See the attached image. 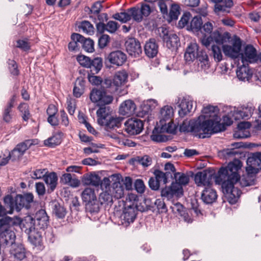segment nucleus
<instances>
[{"instance_id":"1","label":"nucleus","mask_w":261,"mask_h":261,"mask_svg":"<svg viewBox=\"0 0 261 261\" xmlns=\"http://www.w3.org/2000/svg\"><path fill=\"white\" fill-rule=\"evenodd\" d=\"M241 166V161L234 159L226 166L221 167L217 174L210 169L198 172L194 177L195 182L198 186H209L214 179L216 184L221 185L228 202L231 204H235L239 191L232 186L239 179L237 172Z\"/></svg>"},{"instance_id":"2","label":"nucleus","mask_w":261,"mask_h":261,"mask_svg":"<svg viewBox=\"0 0 261 261\" xmlns=\"http://www.w3.org/2000/svg\"><path fill=\"white\" fill-rule=\"evenodd\" d=\"M191 133L199 138H209L212 134L220 132V124L214 125L213 119L205 120L203 116L196 120H191Z\"/></svg>"},{"instance_id":"3","label":"nucleus","mask_w":261,"mask_h":261,"mask_svg":"<svg viewBox=\"0 0 261 261\" xmlns=\"http://www.w3.org/2000/svg\"><path fill=\"white\" fill-rule=\"evenodd\" d=\"M90 98L93 102H97V105L100 107L96 112L97 122L99 125H102L109 117L105 106L111 103L113 97L103 90L93 89L90 92Z\"/></svg>"},{"instance_id":"4","label":"nucleus","mask_w":261,"mask_h":261,"mask_svg":"<svg viewBox=\"0 0 261 261\" xmlns=\"http://www.w3.org/2000/svg\"><path fill=\"white\" fill-rule=\"evenodd\" d=\"M150 13V7L148 5L143 4L140 9L138 7H132L126 11L114 14L112 17L122 23H126L132 18L139 22L142 20L143 16L147 17Z\"/></svg>"},{"instance_id":"5","label":"nucleus","mask_w":261,"mask_h":261,"mask_svg":"<svg viewBox=\"0 0 261 261\" xmlns=\"http://www.w3.org/2000/svg\"><path fill=\"white\" fill-rule=\"evenodd\" d=\"M4 201L10 208V213H13L14 210L18 212L23 207L30 208L31 204L34 201V195L32 193H25L17 194L14 198L12 195H7L4 197Z\"/></svg>"},{"instance_id":"6","label":"nucleus","mask_w":261,"mask_h":261,"mask_svg":"<svg viewBox=\"0 0 261 261\" xmlns=\"http://www.w3.org/2000/svg\"><path fill=\"white\" fill-rule=\"evenodd\" d=\"M185 59L187 62L196 59L202 68H208L210 66L208 56L205 50L200 49L197 43H190L185 53Z\"/></svg>"},{"instance_id":"7","label":"nucleus","mask_w":261,"mask_h":261,"mask_svg":"<svg viewBox=\"0 0 261 261\" xmlns=\"http://www.w3.org/2000/svg\"><path fill=\"white\" fill-rule=\"evenodd\" d=\"M13 226L11 217L6 216L0 219V239L3 245L11 246L15 244L16 236L12 230Z\"/></svg>"},{"instance_id":"8","label":"nucleus","mask_w":261,"mask_h":261,"mask_svg":"<svg viewBox=\"0 0 261 261\" xmlns=\"http://www.w3.org/2000/svg\"><path fill=\"white\" fill-rule=\"evenodd\" d=\"M76 59L82 66L89 69L87 72H90L92 74H97L103 67V60L101 57H97L91 59L84 55H79Z\"/></svg>"},{"instance_id":"9","label":"nucleus","mask_w":261,"mask_h":261,"mask_svg":"<svg viewBox=\"0 0 261 261\" xmlns=\"http://www.w3.org/2000/svg\"><path fill=\"white\" fill-rule=\"evenodd\" d=\"M127 60L125 53L121 50H116L110 53L105 58V64L107 68L112 65L119 67L122 66Z\"/></svg>"},{"instance_id":"10","label":"nucleus","mask_w":261,"mask_h":261,"mask_svg":"<svg viewBox=\"0 0 261 261\" xmlns=\"http://www.w3.org/2000/svg\"><path fill=\"white\" fill-rule=\"evenodd\" d=\"M83 201L85 204V208L90 213H95L98 206L96 205L97 197L95 190L91 188H86L81 194Z\"/></svg>"},{"instance_id":"11","label":"nucleus","mask_w":261,"mask_h":261,"mask_svg":"<svg viewBox=\"0 0 261 261\" xmlns=\"http://www.w3.org/2000/svg\"><path fill=\"white\" fill-rule=\"evenodd\" d=\"M12 220L14 226L19 225L21 229L26 234L37 229L34 217L31 215H28L23 219L17 217L12 218Z\"/></svg>"},{"instance_id":"12","label":"nucleus","mask_w":261,"mask_h":261,"mask_svg":"<svg viewBox=\"0 0 261 261\" xmlns=\"http://www.w3.org/2000/svg\"><path fill=\"white\" fill-rule=\"evenodd\" d=\"M138 212L137 204L131 201L126 202L120 219L122 224H129L134 221Z\"/></svg>"},{"instance_id":"13","label":"nucleus","mask_w":261,"mask_h":261,"mask_svg":"<svg viewBox=\"0 0 261 261\" xmlns=\"http://www.w3.org/2000/svg\"><path fill=\"white\" fill-rule=\"evenodd\" d=\"M242 42L240 37L234 36L232 45H223V51L225 56L236 59L240 55Z\"/></svg>"},{"instance_id":"14","label":"nucleus","mask_w":261,"mask_h":261,"mask_svg":"<svg viewBox=\"0 0 261 261\" xmlns=\"http://www.w3.org/2000/svg\"><path fill=\"white\" fill-rule=\"evenodd\" d=\"M143 122L142 120L132 118L127 119L124 122V129L129 135L139 134L143 129Z\"/></svg>"},{"instance_id":"15","label":"nucleus","mask_w":261,"mask_h":261,"mask_svg":"<svg viewBox=\"0 0 261 261\" xmlns=\"http://www.w3.org/2000/svg\"><path fill=\"white\" fill-rule=\"evenodd\" d=\"M183 194L182 187L177 184H171L170 186H166L161 191L162 197L168 200L172 199L174 196L181 197Z\"/></svg>"},{"instance_id":"16","label":"nucleus","mask_w":261,"mask_h":261,"mask_svg":"<svg viewBox=\"0 0 261 261\" xmlns=\"http://www.w3.org/2000/svg\"><path fill=\"white\" fill-rule=\"evenodd\" d=\"M125 46L128 54L132 57H138L142 53L140 41L135 38H129L125 42Z\"/></svg>"},{"instance_id":"17","label":"nucleus","mask_w":261,"mask_h":261,"mask_svg":"<svg viewBox=\"0 0 261 261\" xmlns=\"http://www.w3.org/2000/svg\"><path fill=\"white\" fill-rule=\"evenodd\" d=\"M35 224L37 229L44 230L49 223V217L44 210L41 209L37 211L34 217Z\"/></svg>"},{"instance_id":"18","label":"nucleus","mask_w":261,"mask_h":261,"mask_svg":"<svg viewBox=\"0 0 261 261\" xmlns=\"http://www.w3.org/2000/svg\"><path fill=\"white\" fill-rule=\"evenodd\" d=\"M254 108L251 105L242 106L240 109L234 110L232 115L236 120L241 119H248L253 113Z\"/></svg>"},{"instance_id":"19","label":"nucleus","mask_w":261,"mask_h":261,"mask_svg":"<svg viewBox=\"0 0 261 261\" xmlns=\"http://www.w3.org/2000/svg\"><path fill=\"white\" fill-rule=\"evenodd\" d=\"M241 55L242 62L244 61H248L250 63L255 62L257 61V57L256 50L255 48L251 44L247 45L244 52L240 54Z\"/></svg>"},{"instance_id":"20","label":"nucleus","mask_w":261,"mask_h":261,"mask_svg":"<svg viewBox=\"0 0 261 261\" xmlns=\"http://www.w3.org/2000/svg\"><path fill=\"white\" fill-rule=\"evenodd\" d=\"M72 38L82 44L83 49L88 53H93L94 51V42L90 38H86L80 34H74Z\"/></svg>"},{"instance_id":"21","label":"nucleus","mask_w":261,"mask_h":261,"mask_svg":"<svg viewBox=\"0 0 261 261\" xmlns=\"http://www.w3.org/2000/svg\"><path fill=\"white\" fill-rule=\"evenodd\" d=\"M136 110V106L134 101L127 99L120 105L119 112L122 115L129 116L135 114Z\"/></svg>"},{"instance_id":"22","label":"nucleus","mask_w":261,"mask_h":261,"mask_svg":"<svg viewBox=\"0 0 261 261\" xmlns=\"http://www.w3.org/2000/svg\"><path fill=\"white\" fill-rule=\"evenodd\" d=\"M144 52L149 58L155 57L159 52V45L154 38L150 39L144 45Z\"/></svg>"},{"instance_id":"23","label":"nucleus","mask_w":261,"mask_h":261,"mask_svg":"<svg viewBox=\"0 0 261 261\" xmlns=\"http://www.w3.org/2000/svg\"><path fill=\"white\" fill-rule=\"evenodd\" d=\"M215 3V11L216 13L224 12L229 13L230 9L233 6L232 0H211Z\"/></svg>"},{"instance_id":"24","label":"nucleus","mask_w":261,"mask_h":261,"mask_svg":"<svg viewBox=\"0 0 261 261\" xmlns=\"http://www.w3.org/2000/svg\"><path fill=\"white\" fill-rule=\"evenodd\" d=\"M201 198L204 203L212 204L216 201L217 194L216 190L210 187H205L202 192Z\"/></svg>"},{"instance_id":"25","label":"nucleus","mask_w":261,"mask_h":261,"mask_svg":"<svg viewBox=\"0 0 261 261\" xmlns=\"http://www.w3.org/2000/svg\"><path fill=\"white\" fill-rule=\"evenodd\" d=\"M124 118L121 117L109 116L101 126H105L106 129H112L121 127Z\"/></svg>"},{"instance_id":"26","label":"nucleus","mask_w":261,"mask_h":261,"mask_svg":"<svg viewBox=\"0 0 261 261\" xmlns=\"http://www.w3.org/2000/svg\"><path fill=\"white\" fill-rule=\"evenodd\" d=\"M113 198L111 194L105 192L100 194L97 199L96 205L98 206L95 213H98L102 206L111 205L113 203Z\"/></svg>"},{"instance_id":"27","label":"nucleus","mask_w":261,"mask_h":261,"mask_svg":"<svg viewBox=\"0 0 261 261\" xmlns=\"http://www.w3.org/2000/svg\"><path fill=\"white\" fill-rule=\"evenodd\" d=\"M241 166L240 167V168H239L237 172L238 175L239 176V179L237 180V181L235 183H234L233 184V186H232L233 188L237 189L239 191V193L238 194L239 195L238 197L237 198V200L235 202V203H236L237 202L242 193H241V191L240 189H239L238 188L235 187L234 185L237 184L238 182H239V184L241 187H247V186H249L253 185L254 182V180L251 179L250 178V176H247L246 177L243 176L242 178H241L240 175L239 174V171L241 170V168L242 167V163L241 161Z\"/></svg>"},{"instance_id":"28","label":"nucleus","mask_w":261,"mask_h":261,"mask_svg":"<svg viewBox=\"0 0 261 261\" xmlns=\"http://www.w3.org/2000/svg\"><path fill=\"white\" fill-rule=\"evenodd\" d=\"M44 180L47 186V192L48 193H52L56 188L58 182V176L54 172H50L44 177Z\"/></svg>"},{"instance_id":"29","label":"nucleus","mask_w":261,"mask_h":261,"mask_svg":"<svg viewBox=\"0 0 261 261\" xmlns=\"http://www.w3.org/2000/svg\"><path fill=\"white\" fill-rule=\"evenodd\" d=\"M178 107L179 109L178 110L179 116L184 117L191 112L193 108V102L185 98H183L178 105Z\"/></svg>"},{"instance_id":"30","label":"nucleus","mask_w":261,"mask_h":261,"mask_svg":"<svg viewBox=\"0 0 261 261\" xmlns=\"http://www.w3.org/2000/svg\"><path fill=\"white\" fill-rule=\"evenodd\" d=\"M127 77L128 74L125 70L117 71L113 79L115 89L118 91L119 88L126 82Z\"/></svg>"},{"instance_id":"31","label":"nucleus","mask_w":261,"mask_h":261,"mask_svg":"<svg viewBox=\"0 0 261 261\" xmlns=\"http://www.w3.org/2000/svg\"><path fill=\"white\" fill-rule=\"evenodd\" d=\"M63 133L59 131L54 134L51 137L44 141V144L45 146L54 148L60 145L62 141Z\"/></svg>"},{"instance_id":"32","label":"nucleus","mask_w":261,"mask_h":261,"mask_svg":"<svg viewBox=\"0 0 261 261\" xmlns=\"http://www.w3.org/2000/svg\"><path fill=\"white\" fill-rule=\"evenodd\" d=\"M236 73L238 79L244 81H249L252 76V70L248 66L244 65L237 69Z\"/></svg>"},{"instance_id":"33","label":"nucleus","mask_w":261,"mask_h":261,"mask_svg":"<svg viewBox=\"0 0 261 261\" xmlns=\"http://www.w3.org/2000/svg\"><path fill=\"white\" fill-rule=\"evenodd\" d=\"M11 254L19 260H22L26 257V251L24 246L21 244H14Z\"/></svg>"},{"instance_id":"34","label":"nucleus","mask_w":261,"mask_h":261,"mask_svg":"<svg viewBox=\"0 0 261 261\" xmlns=\"http://www.w3.org/2000/svg\"><path fill=\"white\" fill-rule=\"evenodd\" d=\"M164 42L166 43V46L172 50H176L180 46L179 38L174 33L171 34Z\"/></svg>"},{"instance_id":"35","label":"nucleus","mask_w":261,"mask_h":261,"mask_svg":"<svg viewBox=\"0 0 261 261\" xmlns=\"http://www.w3.org/2000/svg\"><path fill=\"white\" fill-rule=\"evenodd\" d=\"M213 36L214 40L219 44H223L224 43L228 42L231 38L229 33L225 32L222 33L218 30L213 32Z\"/></svg>"},{"instance_id":"36","label":"nucleus","mask_w":261,"mask_h":261,"mask_svg":"<svg viewBox=\"0 0 261 261\" xmlns=\"http://www.w3.org/2000/svg\"><path fill=\"white\" fill-rule=\"evenodd\" d=\"M82 181L86 185H92L98 187L100 185V178L99 176L95 173H90L83 176Z\"/></svg>"},{"instance_id":"37","label":"nucleus","mask_w":261,"mask_h":261,"mask_svg":"<svg viewBox=\"0 0 261 261\" xmlns=\"http://www.w3.org/2000/svg\"><path fill=\"white\" fill-rule=\"evenodd\" d=\"M51 205L53 209V213L55 216L60 219L65 217L66 214V209L57 201H52Z\"/></svg>"},{"instance_id":"38","label":"nucleus","mask_w":261,"mask_h":261,"mask_svg":"<svg viewBox=\"0 0 261 261\" xmlns=\"http://www.w3.org/2000/svg\"><path fill=\"white\" fill-rule=\"evenodd\" d=\"M213 120L214 121V125H216L217 124H220V126L219 127H220L222 130H220V132L225 130L227 126H230L233 123V121L229 115H225L223 116L222 123H220V118L219 116L216 117L215 119Z\"/></svg>"},{"instance_id":"39","label":"nucleus","mask_w":261,"mask_h":261,"mask_svg":"<svg viewBox=\"0 0 261 261\" xmlns=\"http://www.w3.org/2000/svg\"><path fill=\"white\" fill-rule=\"evenodd\" d=\"M163 121L161 123V126L160 128V133H167L169 134H175L177 126L176 125L170 120L168 123Z\"/></svg>"},{"instance_id":"40","label":"nucleus","mask_w":261,"mask_h":261,"mask_svg":"<svg viewBox=\"0 0 261 261\" xmlns=\"http://www.w3.org/2000/svg\"><path fill=\"white\" fill-rule=\"evenodd\" d=\"M247 165H251L259 171L261 170V152H255L251 156L248 157L247 160Z\"/></svg>"},{"instance_id":"41","label":"nucleus","mask_w":261,"mask_h":261,"mask_svg":"<svg viewBox=\"0 0 261 261\" xmlns=\"http://www.w3.org/2000/svg\"><path fill=\"white\" fill-rule=\"evenodd\" d=\"M160 127H155L153 129L150 138L152 141L155 142H165L168 140V136L161 134Z\"/></svg>"},{"instance_id":"42","label":"nucleus","mask_w":261,"mask_h":261,"mask_svg":"<svg viewBox=\"0 0 261 261\" xmlns=\"http://www.w3.org/2000/svg\"><path fill=\"white\" fill-rule=\"evenodd\" d=\"M39 229H36L34 231L27 234L28 240L33 245L35 246H40L42 242V237L38 231Z\"/></svg>"},{"instance_id":"43","label":"nucleus","mask_w":261,"mask_h":261,"mask_svg":"<svg viewBox=\"0 0 261 261\" xmlns=\"http://www.w3.org/2000/svg\"><path fill=\"white\" fill-rule=\"evenodd\" d=\"M18 110L21 114L22 120L24 121L28 122L32 116L30 112L29 105L27 103L21 102L19 105Z\"/></svg>"},{"instance_id":"44","label":"nucleus","mask_w":261,"mask_h":261,"mask_svg":"<svg viewBox=\"0 0 261 261\" xmlns=\"http://www.w3.org/2000/svg\"><path fill=\"white\" fill-rule=\"evenodd\" d=\"M219 109L217 106H207L204 107L202 110V113L205 114V116H203L204 118L205 117H212V119H214L216 117H218L216 113L218 111Z\"/></svg>"},{"instance_id":"45","label":"nucleus","mask_w":261,"mask_h":261,"mask_svg":"<svg viewBox=\"0 0 261 261\" xmlns=\"http://www.w3.org/2000/svg\"><path fill=\"white\" fill-rule=\"evenodd\" d=\"M162 119L160 120V123L163 121H166L170 119L173 116V108L169 106H165L161 109L160 111Z\"/></svg>"},{"instance_id":"46","label":"nucleus","mask_w":261,"mask_h":261,"mask_svg":"<svg viewBox=\"0 0 261 261\" xmlns=\"http://www.w3.org/2000/svg\"><path fill=\"white\" fill-rule=\"evenodd\" d=\"M174 178L175 181L172 182V184H177L181 187L182 185L188 184L189 181V176L184 173L175 172Z\"/></svg>"},{"instance_id":"47","label":"nucleus","mask_w":261,"mask_h":261,"mask_svg":"<svg viewBox=\"0 0 261 261\" xmlns=\"http://www.w3.org/2000/svg\"><path fill=\"white\" fill-rule=\"evenodd\" d=\"M101 88L99 90H103L106 93L105 89H107L108 92L111 93H115L117 92L116 89H115V87H113V79L106 78L103 81L101 80Z\"/></svg>"},{"instance_id":"48","label":"nucleus","mask_w":261,"mask_h":261,"mask_svg":"<svg viewBox=\"0 0 261 261\" xmlns=\"http://www.w3.org/2000/svg\"><path fill=\"white\" fill-rule=\"evenodd\" d=\"M180 7L177 4H174L171 5L169 13L167 15L169 17L168 19L169 22L178 19V16L180 14Z\"/></svg>"},{"instance_id":"49","label":"nucleus","mask_w":261,"mask_h":261,"mask_svg":"<svg viewBox=\"0 0 261 261\" xmlns=\"http://www.w3.org/2000/svg\"><path fill=\"white\" fill-rule=\"evenodd\" d=\"M231 146L233 148H226L222 150L223 154L226 157H231L236 154H238V152L235 150L236 148H239L242 146L241 142H236L231 144Z\"/></svg>"},{"instance_id":"50","label":"nucleus","mask_w":261,"mask_h":261,"mask_svg":"<svg viewBox=\"0 0 261 261\" xmlns=\"http://www.w3.org/2000/svg\"><path fill=\"white\" fill-rule=\"evenodd\" d=\"M202 18L200 16H195L190 22V28L193 32H198L201 30Z\"/></svg>"},{"instance_id":"51","label":"nucleus","mask_w":261,"mask_h":261,"mask_svg":"<svg viewBox=\"0 0 261 261\" xmlns=\"http://www.w3.org/2000/svg\"><path fill=\"white\" fill-rule=\"evenodd\" d=\"M7 63L10 73L14 76L19 75L20 72L16 62L14 60L8 59Z\"/></svg>"},{"instance_id":"52","label":"nucleus","mask_w":261,"mask_h":261,"mask_svg":"<svg viewBox=\"0 0 261 261\" xmlns=\"http://www.w3.org/2000/svg\"><path fill=\"white\" fill-rule=\"evenodd\" d=\"M134 160L144 167H147L151 165L152 162V159L149 155H145L143 156H137Z\"/></svg>"},{"instance_id":"53","label":"nucleus","mask_w":261,"mask_h":261,"mask_svg":"<svg viewBox=\"0 0 261 261\" xmlns=\"http://www.w3.org/2000/svg\"><path fill=\"white\" fill-rule=\"evenodd\" d=\"M79 28L82 29L83 32L91 35L94 33V28L92 24L88 21H82L79 26Z\"/></svg>"},{"instance_id":"54","label":"nucleus","mask_w":261,"mask_h":261,"mask_svg":"<svg viewBox=\"0 0 261 261\" xmlns=\"http://www.w3.org/2000/svg\"><path fill=\"white\" fill-rule=\"evenodd\" d=\"M212 55L216 62H219L222 60V54L220 47L213 45L212 46Z\"/></svg>"},{"instance_id":"55","label":"nucleus","mask_w":261,"mask_h":261,"mask_svg":"<svg viewBox=\"0 0 261 261\" xmlns=\"http://www.w3.org/2000/svg\"><path fill=\"white\" fill-rule=\"evenodd\" d=\"M12 109L5 107L2 113V118L4 121L7 123H11L12 121L13 114Z\"/></svg>"},{"instance_id":"56","label":"nucleus","mask_w":261,"mask_h":261,"mask_svg":"<svg viewBox=\"0 0 261 261\" xmlns=\"http://www.w3.org/2000/svg\"><path fill=\"white\" fill-rule=\"evenodd\" d=\"M110 37L107 34L101 35L98 38V45L100 49H103L108 46L110 42Z\"/></svg>"},{"instance_id":"57","label":"nucleus","mask_w":261,"mask_h":261,"mask_svg":"<svg viewBox=\"0 0 261 261\" xmlns=\"http://www.w3.org/2000/svg\"><path fill=\"white\" fill-rule=\"evenodd\" d=\"M154 205L158 213H166L167 212L166 205L163 200L158 199L154 202Z\"/></svg>"},{"instance_id":"58","label":"nucleus","mask_w":261,"mask_h":261,"mask_svg":"<svg viewBox=\"0 0 261 261\" xmlns=\"http://www.w3.org/2000/svg\"><path fill=\"white\" fill-rule=\"evenodd\" d=\"M170 208L173 213L180 215L186 209L184 206L179 202L173 203L172 205L170 206Z\"/></svg>"},{"instance_id":"59","label":"nucleus","mask_w":261,"mask_h":261,"mask_svg":"<svg viewBox=\"0 0 261 261\" xmlns=\"http://www.w3.org/2000/svg\"><path fill=\"white\" fill-rule=\"evenodd\" d=\"M151 107L148 104H145L140 107V110L137 113V116L139 117H144L151 112Z\"/></svg>"},{"instance_id":"60","label":"nucleus","mask_w":261,"mask_h":261,"mask_svg":"<svg viewBox=\"0 0 261 261\" xmlns=\"http://www.w3.org/2000/svg\"><path fill=\"white\" fill-rule=\"evenodd\" d=\"M120 25L118 22L110 20L106 24L107 31L110 33H114L119 28Z\"/></svg>"},{"instance_id":"61","label":"nucleus","mask_w":261,"mask_h":261,"mask_svg":"<svg viewBox=\"0 0 261 261\" xmlns=\"http://www.w3.org/2000/svg\"><path fill=\"white\" fill-rule=\"evenodd\" d=\"M153 174L154 175V178H155L160 183L163 181L164 184H166L168 182L166 177H165L164 172L163 171L155 169L153 172Z\"/></svg>"},{"instance_id":"62","label":"nucleus","mask_w":261,"mask_h":261,"mask_svg":"<svg viewBox=\"0 0 261 261\" xmlns=\"http://www.w3.org/2000/svg\"><path fill=\"white\" fill-rule=\"evenodd\" d=\"M48 171L46 169H36L33 172V176H32V178L33 179H41L43 178H44V177L48 173Z\"/></svg>"},{"instance_id":"63","label":"nucleus","mask_w":261,"mask_h":261,"mask_svg":"<svg viewBox=\"0 0 261 261\" xmlns=\"http://www.w3.org/2000/svg\"><path fill=\"white\" fill-rule=\"evenodd\" d=\"M213 25L210 22H207L203 25H202L201 32L204 35H211L213 32Z\"/></svg>"},{"instance_id":"64","label":"nucleus","mask_w":261,"mask_h":261,"mask_svg":"<svg viewBox=\"0 0 261 261\" xmlns=\"http://www.w3.org/2000/svg\"><path fill=\"white\" fill-rule=\"evenodd\" d=\"M134 186L137 192L142 194L145 191V186L142 179H137L135 180Z\"/></svg>"}]
</instances>
